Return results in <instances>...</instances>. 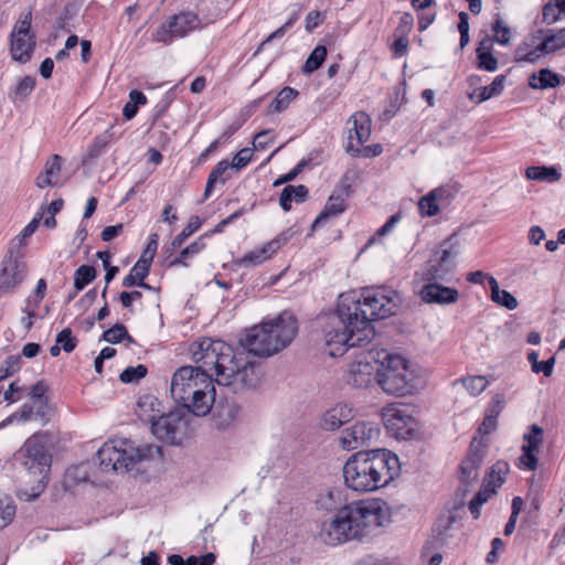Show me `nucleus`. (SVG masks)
Instances as JSON below:
<instances>
[{"instance_id": "nucleus-1", "label": "nucleus", "mask_w": 565, "mask_h": 565, "mask_svg": "<svg viewBox=\"0 0 565 565\" xmlns=\"http://www.w3.org/2000/svg\"><path fill=\"white\" fill-rule=\"evenodd\" d=\"M195 365L179 367L172 375L170 393L173 401L195 416H205L215 403V386L234 393L256 388L262 381L258 365L247 353L211 338H202L190 347Z\"/></svg>"}, {"instance_id": "nucleus-2", "label": "nucleus", "mask_w": 565, "mask_h": 565, "mask_svg": "<svg viewBox=\"0 0 565 565\" xmlns=\"http://www.w3.org/2000/svg\"><path fill=\"white\" fill-rule=\"evenodd\" d=\"M298 330L297 318L290 311H282L248 329L241 344L255 356L269 358L288 348Z\"/></svg>"}, {"instance_id": "nucleus-3", "label": "nucleus", "mask_w": 565, "mask_h": 565, "mask_svg": "<svg viewBox=\"0 0 565 565\" xmlns=\"http://www.w3.org/2000/svg\"><path fill=\"white\" fill-rule=\"evenodd\" d=\"M382 353L377 384L383 392L395 397H406L425 387L426 381L420 367L401 354Z\"/></svg>"}, {"instance_id": "nucleus-4", "label": "nucleus", "mask_w": 565, "mask_h": 565, "mask_svg": "<svg viewBox=\"0 0 565 565\" xmlns=\"http://www.w3.org/2000/svg\"><path fill=\"white\" fill-rule=\"evenodd\" d=\"M398 472V457L388 450L355 451V492L377 490Z\"/></svg>"}, {"instance_id": "nucleus-5", "label": "nucleus", "mask_w": 565, "mask_h": 565, "mask_svg": "<svg viewBox=\"0 0 565 565\" xmlns=\"http://www.w3.org/2000/svg\"><path fill=\"white\" fill-rule=\"evenodd\" d=\"M162 450L157 445H136L125 438H115L105 443L97 451L99 467L105 472H126L142 461L160 460Z\"/></svg>"}, {"instance_id": "nucleus-6", "label": "nucleus", "mask_w": 565, "mask_h": 565, "mask_svg": "<svg viewBox=\"0 0 565 565\" xmlns=\"http://www.w3.org/2000/svg\"><path fill=\"white\" fill-rule=\"evenodd\" d=\"M353 294L348 291L339 295L332 312L321 316L324 321V340L328 354L332 358L342 356L351 347L353 335Z\"/></svg>"}, {"instance_id": "nucleus-7", "label": "nucleus", "mask_w": 565, "mask_h": 565, "mask_svg": "<svg viewBox=\"0 0 565 565\" xmlns=\"http://www.w3.org/2000/svg\"><path fill=\"white\" fill-rule=\"evenodd\" d=\"M32 483L31 498H36L45 489L51 468V455L40 435L28 438L17 455Z\"/></svg>"}, {"instance_id": "nucleus-8", "label": "nucleus", "mask_w": 565, "mask_h": 565, "mask_svg": "<svg viewBox=\"0 0 565 565\" xmlns=\"http://www.w3.org/2000/svg\"><path fill=\"white\" fill-rule=\"evenodd\" d=\"M402 301L401 294L391 287H366L355 301V312L360 311L364 320L386 319L396 315Z\"/></svg>"}, {"instance_id": "nucleus-9", "label": "nucleus", "mask_w": 565, "mask_h": 565, "mask_svg": "<svg viewBox=\"0 0 565 565\" xmlns=\"http://www.w3.org/2000/svg\"><path fill=\"white\" fill-rule=\"evenodd\" d=\"M391 521L390 508L381 499L355 501V539L376 535Z\"/></svg>"}, {"instance_id": "nucleus-10", "label": "nucleus", "mask_w": 565, "mask_h": 565, "mask_svg": "<svg viewBox=\"0 0 565 565\" xmlns=\"http://www.w3.org/2000/svg\"><path fill=\"white\" fill-rule=\"evenodd\" d=\"M454 238L450 236L440 244L439 249L434 252L426 266L420 271H416L415 280L433 282L446 280L454 270L455 258L459 254V244Z\"/></svg>"}, {"instance_id": "nucleus-11", "label": "nucleus", "mask_w": 565, "mask_h": 565, "mask_svg": "<svg viewBox=\"0 0 565 565\" xmlns=\"http://www.w3.org/2000/svg\"><path fill=\"white\" fill-rule=\"evenodd\" d=\"M35 33L32 31V12H22L10 33V54L20 63L31 60L35 50Z\"/></svg>"}, {"instance_id": "nucleus-12", "label": "nucleus", "mask_w": 565, "mask_h": 565, "mask_svg": "<svg viewBox=\"0 0 565 565\" xmlns=\"http://www.w3.org/2000/svg\"><path fill=\"white\" fill-rule=\"evenodd\" d=\"M204 25L199 15L192 11L174 14L162 23L151 35L152 42L170 44L174 39H182Z\"/></svg>"}, {"instance_id": "nucleus-13", "label": "nucleus", "mask_w": 565, "mask_h": 565, "mask_svg": "<svg viewBox=\"0 0 565 565\" xmlns=\"http://www.w3.org/2000/svg\"><path fill=\"white\" fill-rule=\"evenodd\" d=\"M386 430L396 439H411L417 431V422L401 403H390L381 412Z\"/></svg>"}, {"instance_id": "nucleus-14", "label": "nucleus", "mask_w": 565, "mask_h": 565, "mask_svg": "<svg viewBox=\"0 0 565 565\" xmlns=\"http://www.w3.org/2000/svg\"><path fill=\"white\" fill-rule=\"evenodd\" d=\"M353 527V510L350 504L342 507L334 519L323 523L319 536L328 545H338L350 541Z\"/></svg>"}, {"instance_id": "nucleus-15", "label": "nucleus", "mask_w": 565, "mask_h": 565, "mask_svg": "<svg viewBox=\"0 0 565 565\" xmlns=\"http://www.w3.org/2000/svg\"><path fill=\"white\" fill-rule=\"evenodd\" d=\"M298 233L299 231L295 226L288 227L263 246L246 253L238 260V265L243 267H255L262 265L266 260L273 258L274 255H276L277 252Z\"/></svg>"}, {"instance_id": "nucleus-16", "label": "nucleus", "mask_w": 565, "mask_h": 565, "mask_svg": "<svg viewBox=\"0 0 565 565\" xmlns=\"http://www.w3.org/2000/svg\"><path fill=\"white\" fill-rule=\"evenodd\" d=\"M415 292L419 298L429 305H451L459 298V292L455 288L443 286L440 282L414 281Z\"/></svg>"}, {"instance_id": "nucleus-17", "label": "nucleus", "mask_w": 565, "mask_h": 565, "mask_svg": "<svg viewBox=\"0 0 565 565\" xmlns=\"http://www.w3.org/2000/svg\"><path fill=\"white\" fill-rule=\"evenodd\" d=\"M186 422L179 412L161 413L150 427L151 433L160 440L175 443L179 436L184 431Z\"/></svg>"}, {"instance_id": "nucleus-18", "label": "nucleus", "mask_w": 565, "mask_h": 565, "mask_svg": "<svg viewBox=\"0 0 565 565\" xmlns=\"http://www.w3.org/2000/svg\"><path fill=\"white\" fill-rule=\"evenodd\" d=\"M350 188V180L348 177H344L341 182V186L330 195L324 209L312 223V231L323 226L330 218L337 217L345 211L348 206L347 198L349 196Z\"/></svg>"}, {"instance_id": "nucleus-19", "label": "nucleus", "mask_w": 565, "mask_h": 565, "mask_svg": "<svg viewBox=\"0 0 565 565\" xmlns=\"http://www.w3.org/2000/svg\"><path fill=\"white\" fill-rule=\"evenodd\" d=\"M25 273L26 266L23 262L13 257L12 254L6 257L0 270V297L19 286L23 281Z\"/></svg>"}, {"instance_id": "nucleus-20", "label": "nucleus", "mask_w": 565, "mask_h": 565, "mask_svg": "<svg viewBox=\"0 0 565 565\" xmlns=\"http://www.w3.org/2000/svg\"><path fill=\"white\" fill-rule=\"evenodd\" d=\"M542 38V31L525 36L515 47L514 60L518 63H537L547 55Z\"/></svg>"}, {"instance_id": "nucleus-21", "label": "nucleus", "mask_w": 565, "mask_h": 565, "mask_svg": "<svg viewBox=\"0 0 565 565\" xmlns=\"http://www.w3.org/2000/svg\"><path fill=\"white\" fill-rule=\"evenodd\" d=\"M352 418V408L349 405L337 404L322 415L320 426L324 430L333 431L349 424Z\"/></svg>"}, {"instance_id": "nucleus-22", "label": "nucleus", "mask_w": 565, "mask_h": 565, "mask_svg": "<svg viewBox=\"0 0 565 565\" xmlns=\"http://www.w3.org/2000/svg\"><path fill=\"white\" fill-rule=\"evenodd\" d=\"M162 408L160 401L153 395H143L139 397L136 407L138 418L152 426V423L161 415Z\"/></svg>"}, {"instance_id": "nucleus-23", "label": "nucleus", "mask_w": 565, "mask_h": 565, "mask_svg": "<svg viewBox=\"0 0 565 565\" xmlns=\"http://www.w3.org/2000/svg\"><path fill=\"white\" fill-rule=\"evenodd\" d=\"M347 495L340 488H330L319 493L317 507L326 511H340L342 507L349 504Z\"/></svg>"}, {"instance_id": "nucleus-24", "label": "nucleus", "mask_w": 565, "mask_h": 565, "mask_svg": "<svg viewBox=\"0 0 565 565\" xmlns=\"http://www.w3.org/2000/svg\"><path fill=\"white\" fill-rule=\"evenodd\" d=\"M149 269L150 260L141 256L132 266L129 274L124 278L122 286L129 288L137 285L150 289V286L143 281L149 274Z\"/></svg>"}, {"instance_id": "nucleus-25", "label": "nucleus", "mask_w": 565, "mask_h": 565, "mask_svg": "<svg viewBox=\"0 0 565 565\" xmlns=\"http://www.w3.org/2000/svg\"><path fill=\"white\" fill-rule=\"evenodd\" d=\"M62 158L58 154H53L45 163L44 171L38 175L36 185L40 189L53 186L61 173Z\"/></svg>"}, {"instance_id": "nucleus-26", "label": "nucleus", "mask_w": 565, "mask_h": 565, "mask_svg": "<svg viewBox=\"0 0 565 565\" xmlns=\"http://www.w3.org/2000/svg\"><path fill=\"white\" fill-rule=\"evenodd\" d=\"M447 191L443 188H437L429 191L426 195L418 201V211L422 216H435L439 212L438 202L444 200Z\"/></svg>"}, {"instance_id": "nucleus-27", "label": "nucleus", "mask_w": 565, "mask_h": 565, "mask_svg": "<svg viewBox=\"0 0 565 565\" xmlns=\"http://www.w3.org/2000/svg\"><path fill=\"white\" fill-rule=\"evenodd\" d=\"M383 354L379 351H369L366 354L355 353V375H366L372 376L374 373L377 375V372L381 371V364L379 365L377 359Z\"/></svg>"}, {"instance_id": "nucleus-28", "label": "nucleus", "mask_w": 565, "mask_h": 565, "mask_svg": "<svg viewBox=\"0 0 565 565\" xmlns=\"http://www.w3.org/2000/svg\"><path fill=\"white\" fill-rule=\"evenodd\" d=\"M488 284L491 291L490 298L494 303L504 307L508 310H514L518 308V299L508 290L501 289L494 277H489Z\"/></svg>"}, {"instance_id": "nucleus-29", "label": "nucleus", "mask_w": 565, "mask_h": 565, "mask_svg": "<svg viewBox=\"0 0 565 565\" xmlns=\"http://www.w3.org/2000/svg\"><path fill=\"white\" fill-rule=\"evenodd\" d=\"M308 196V189L300 184V185H287L281 191L280 198H279V205L285 212L290 211L291 203H302Z\"/></svg>"}, {"instance_id": "nucleus-30", "label": "nucleus", "mask_w": 565, "mask_h": 565, "mask_svg": "<svg viewBox=\"0 0 565 565\" xmlns=\"http://www.w3.org/2000/svg\"><path fill=\"white\" fill-rule=\"evenodd\" d=\"M482 462V455L478 451H471L460 465V480L469 484L478 478V470Z\"/></svg>"}, {"instance_id": "nucleus-31", "label": "nucleus", "mask_w": 565, "mask_h": 565, "mask_svg": "<svg viewBox=\"0 0 565 565\" xmlns=\"http://www.w3.org/2000/svg\"><path fill=\"white\" fill-rule=\"evenodd\" d=\"M529 85L534 89L554 88L559 85V75L548 68H542L530 76Z\"/></svg>"}, {"instance_id": "nucleus-32", "label": "nucleus", "mask_w": 565, "mask_h": 565, "mask_svg": "<svg viewBox=\"0 0 565 565\" xmlns=\"http://www.w3.org/2000/svg\"><path fill=\"white\" fill-rule=\"evenodd\" d=\"M529 180L545 181L548 183L557 182L562 174L555 167L533 166L525 171Z\"/></svg>"}, {"instance_id": "nucleus-33", "label": "nucleus", "mask_w": 565, "mask_h": 565, "mask_svg": "<svg viewBox=\"0 0 565 565\" xmlns=\"http://www.w3.org/2000/svg\"><path fill=\"white\" fill-rule=\"evenodd\" d=\"M543 43L547 55L554 54L565 49V28L556 31H542Z\"/></svg>"}, {"instance_id": "nucleus-34", "label": "nucleus", "mask_w": 565, "mask_h": 565, "mask_svg": "<svg viewBox=\"0 0 565 565\" xmlns=\"http://www.w3.org/2000/svg\"><path fill=\"white\" fill-rule=\"evenodd\" d=\"M241 413V407L235 402L222 404L216 412V425L225 428L234 423Z\"/></svg>"}, {"instance_id": "nucleus-35", "label": "nucleus", "mask_w": 565, "mask_h": 565, "mask_svg": "<svg viewBox=\"0 0 565 565\" xmlns=\"http://www.w3.org/2000/svg\"><path fill=\"white\" fill-rule=\"evenodd\" d=\"M505 79V75H498L490 85L476 89L473 95L477 96V102L482 103L501 95L504 89Z\"/></svg>"}, {"instance_id": "nucleus-36", "label": "nucleus", "mask_w": 565, "mask_h": 565, "mask_svg": "<svg viewBox=\"0 0 565 565\" xmlns=\"http://www.w3.org/2000/svg\"><path fill=\"white\" fill-rule=\"evenodd\" d=\"M490 49L489 40L480 42L477 49L478 67L488 72H494L498 68V60L491 54Z\"/></svg>"}, {"instance_id": "nucleus-37", "label": "nucleus", "mask_w": 565, "mask_h": 565, "mask_svg": "<svg viewBox=\"0 0 565 565\" xmlns=\"http://www.w3.org/2000/svg\"><path fill=\"white\" fill-rule=\"evenodd\" d=\"M374 327L372 321L359 320V312H355V348L363 347L372 341L374 338Z\"/></svg>"}, {"instance_id": "nucleus-38", "label": "nucleus", "mask_w": 565, "mask_h": 565, "mask_svg": "<svg viewBox=\"0 0 565 565\" xmlns=\"http://www.w3.org/2000/svg\"><path fill=\"white\" fill-rule=\"evenodd\" d=\"M298 90L292 87H284L269 105L271 113H281L289 107L292 100L298 96Z\"/></svg>"}, {"instance_id": "nucleus-39", "label": "nucleus", "mask_w": 565, "mask_h": 565, "mask_svg": "<svg viewBox=\"0 0 565 565\" xmlns=\"http://www.w3.org/2000/svg\"><path fill=\"white\" fill-rule=\"evenodd\" d=\"M510 471V466L508 462L499 460L492 467L490 472L486 478V483L488 487H493L494 489L500 488L505 481V477Z\"/></svg>"}, {"instance_id": "nucleus-40", "label": "nucleus", "mask_w": 565, "mask_h": 565, "mask_svg": "<svg viewBox=\"0 0 565 565\" xmlns=\"http://www.w3.org/2000/svg\"><path fill=\"white\" fill-rule=\"evenodd\" d=\"M231 163L226 160H222L215 164L212 171L209 174L207 182L204 190V199H207L213 191L214 184L216 182L225 183L226 178H223L224 173L228 170Z\"/></svg>"}, {"instance_id": "nucleus-41", "label": "nucleus", "mask_w": 565, "mask_h": 565, "mask_svg": "<svg viewBox=\"0 0 565 565\" xmlns=\"http://www.w3.org/2000/svg\"><path fill=\"white\" fill-rule=\"evenodd\" d=\"M355 138L362 145L371 136L372 121L367 114L363 111L355 113Z\"/></svg>"}, {"instance_id": "nucleus-42", "label": "nucleus", "mask_w": 565, "mask_h": 565, "mask_svg": "<svg viewBox=\"0 0 565 565\" xmlns=\"http://www.w3.org/2000/svg\"><path fill=\"white\" fill-rule=\"evenodd\" d=\"M380 435L377 424L372 422L355 423V441L361 439L363 443L376 439Z\"/></svg>"}, {"instance_id": "nucleus-43", "label": "nucleus", "mask_w": 565, "mask_h": 565, "mask_svg": "<svg viewBox=\"0 0 565 565\" xmlns=\"http://www.w3.org/2000/svg\"><path fill=\"white\" fill-rule=\"evenodd\" d=\"M458 382L462 383V385L472 396L480 395L489 385V381L483 375L461 377L458 380Z\"/></svg>"}, {"instance_id": "nucleus-44", "label": "nucleus", "mask_w": 565, "mask_h": 565, "mask_svg": "<svg viewBox=\"0 0 565 565\" xmlns=\"http://www.w3.org/2000/svg\"><path fill=\"white\" fill-rule=\"evenodd\" d=\"M327 56V49L323 45H318L313 49V51L310 53L309 57L307 58L302 72L310 74L315 71H317Z\"/></svg>"}, {"instance_id": "nucleus-45", "label": "nucleus", "mask_w": 565, "mask_h": 565, "mask_svg": "<svg viewBox=\"0 0 565 565\" xmlns=\"http://www.w3.org/2000/svg\"><path fill=\"white\" fill-rule=\"evenodd\" d=\"M96 277V270L88 265L79 266L74 275V287L77 291L84 289Z\"/></svg>"}, {"instance_id": "nucleus-46", "label": "nucleus", "mask_w": 565, "mask_h": 565, "mask_svg": "<svg viewBox=\"0 0 565 565\" xmlns=\"http://www.w3.org/2000/svg\"><path fill=\"white\" fill-rule=\"evenodd\" d=\"M527 360L532 365V371L534 373H543L545 376H551L553 373L555 359L550 358L546 361H539V353L537 352H531L527 355Z\"/></svg>"}, {"instance_id": "nucleus-47", "label": "nucleus", "mask_w": 565, "mask_h": 565, "mask_svg": "<svg viewBox=\"0 0 565 565\" xmlns=\"http://www.w3.org/2000/svg\"><path fill=\"white\" fill-rule=\"evenodd\" d=\"M15 515V505L8 497H0V530L7 527Z\"/></svg>"}, {"instance_id": "nucleus-48", "label": "nucleus", "mask_w": 565, "mask_h": 565, "mask_svg": "<svg viewBox=\"0 0 565 565\" xmlns=\"http://www.w3.org/2000/svg\"><path fill=\"white\" fill-rule=\"evenodd\" d=\"M116 138L113 127L106 129L102 135L95 137L93 143L89 146V156L95 157L99 154L110 142Z\"/></svg>"}, {"instance_id": "nucleus-49", "label": "nucleus", "mask_w": 565, "mask_h": 565, "mask_svg": "<svg viewBox=\"0 0 565 565\" xmlns=\"http://www.w3.org/2000/svg\"><path fill=\"white\" fill-rule=\"evenodd\" d=\"M103 339L109 343H119L122 340H127L132 343V338L128 334L127 329L122 324H115L113 328L106 330L103 333Z\"/></svg>"}, {"instance_id": "nucleus-50", "label": "nucleus", "mask_w": 565, "mask_h": 565, "mask_svg": "<svg viewBox=\"0 0 565 565\" xmlns=\"http://www.w3.org/2000/svg\"><path fill=\"white\" fill-rule=\"evenodd\" d=\"M35 78L31 76H24L21 78L13 90V100L25 99L34 89Z\"/></svg>"}, {"instance_id": "nucleus-51", "label": "nucleus", "mask_w": 565, "mask_h": 565, "mask_svg": "<svg viewBox=\"0 0 565 565\" xmlns=\"http://www.w3.org/2000/svg\"><path fill=\"white\" fill-rule=\"evenodd\" d=\"M523 439L524 445L522 448L539 451V448L543 441V429L537 425H532L530 433L525 434Z\"/></svg>"}, {"instance_id": "nucleus-52", "label": "nucleus", "mask_w": 565, "mask_h": 565, "mask_svg": "<svg viewBox=\"0 0 565 565\" xmlns=\"http://www.w3.org/2000/svg\"><path fill=\"white\" fill-rule=\"evenodd\" d=\"M564 14L561 10V6L557 0H550L543 8V22L546 24H553L561 20V15Z\"/></svg>"}, {"instance_id": "nucleus-53", "label": "nucleus", "mask_w": 565, "mask_h": 565, "mask_svg": "<svg viewBox=\"0 0 565 565\" xmlns=\"http://www.w3.org/2000/svg\"><path fill=\"white\" fill-rule=\"evenodd\" d=\"M200 218L198 216L191 217L188 225L182 230V232L173 238L172 246L174 248L180 247L189 236H191L194 232H196L200 228Z\"/></svg>"}, {"instance_id": "nucleus-54", "label": "nucleus", "mask_w": 565, "mask_h": 565, "mask_svg": "<svg viewBox=\"0 0 565 565\" xmlns=\"http://www.w3.org/2000/svg\"><path fill=\"white\" fill-rule=\"evenodd\" d=\"M66 479L68 482L73 483H81L87 481L89 479L88 465L81 463L68 468L66 471Z\"/></svg>"}, {"instance_id": "nucleus-55", "label": "nucleus", "mask_w": 565, "mask_h": 565, "mask_svg": "<svg viewBox=\"0 0 565 565\" xmlns=\"http://www.w3.org/2000/svg\"><path fill=\"white\" fill-rule=\"evenodd\" d=\"M494 41L499 44L505 45L510 42L511 39V30L510 28L504 23V21L500 18H498L492 26Z\"/></svg>"}, {"instance_id": "nucleus-56", "label": "nucleus", "mask_w": 565, "mask_h": 565, "mask_svg": "<svg viewBox=\"0 0 565 565\" xmlns=\"http://www.w3.org/2000/svg\"><path fill=\"white\" fill-rule=\"evenodd\" d=\"M147 374V367L142 364L125 369L119 379L122 383H132L141 380Z\"/></svg>"}, {"instance_id": "nucleus-57", "label": "nucleus", "mask_w": 565, "mask_h": 565, "mask_svg": "<svg viewBox=\"0 0 565 565\" xmlns=\"http://www.w3.org/2000/svg\"><path fill=\"white\" fill-rule=\"evenodd\" d=\"M56 342L61 345L63 351L66 353H71L74 351V349L77 345V340L75 337H73L72 330L70 328L63 329L57 335H56Z\"/></svg>"}, {"instance_id": "nucleus-58", "label": "nucleus", "mask_w": 565, "mask_h": 565, "mask_svg": "<svg viewBox=\"0 0 565 565\" xmlns=\"http://www.w3.org/2000/svg\"><path fill=\"white\" fill-rule=\"evenodd\" d=\"M205 244L204 242L202 241V238H199L198 241H195L194 243H192L191 245H189L188 247H185L179 257L174 258L173 260H171L170 263V266H175V265H185L184 263V259L190 256V255H195L198 254L200 250H202L204 248Z\"/></svg>"}, {"instance_id": "nucleus-59", "label": "nucleus", "mask_w": 565, "mask_h": 565, "mask_svg": "<svg viewBox=\"0 0 565 565\" xmlns=\"http://www.w3.org/2000/svg\"><path fill=\"white\" fill-rule=\"evenodd\" d=\"M253 151L250 148L241 149L233 158L231 168L241 170L245 168L252 160Z\"/></svg>"}, {"instance_id": "nucleus-60", "label": "nucleus", "mask_w": 565, "mask_h": 565, "mask_svg": "<svg viewBox=\"0 0 565 565\" xmlns=\"http://www.w3.org/2000/svg\"><path fill=\"white\" fill-rule=\"evenodd\" d=\"M383 148L380 143L355 147V158H375L380 156Z\"/></svg>"}, {"instance_id": "nucleus-61", "label": "nucleus", "mask_w": 565, "mask_h": 565, "mask_svg": "<svg viewBox=\"0 0 565 565\" xmlns=\"http://www.w3.org/2000/svg\"><path fill=\"white\" fill-rule=\"evenodd\" d=\"M505 406V397L503 394L497 393L490 404L487 407L486 414L492 415L493 417H497L501 414Z\"/></svg>"}, {"instance_id": "nucleus-62", "label": "nucleus", "mask_w": 565, "mask_h": 565, "mask_svg": "<svg viewBox=\"0 0 565 565\" xmlns=\"http://www.w3.org/2000/svg\"><path fill=\"white\" fill-rule=\"evenodd\" d=\"M273 141V131L263 130L254 137L253 147L255 150H265Z\"/></svg>"}, {"instance_id": "nucleus-63", "label": "nucleus", "mask_w": 565, "mask_h": 565, "mask_svg": "<svg viewBox=\"0 0 565 565\" xmlns=\"http://www.w3.org/2000/svg\"><path fill=\"white\" fill-rule=\"evenodd\" d=\"M23 392L24 386L20 385L18 382H12L4 392L3 398L8 403L12 404L21 399Z\"/></svg>"}, {"instance_id": "nucleus-64", "label": "nucleus", "mask_w": 565, "mask_h": 565, "mask_svg": "<svg viewBox=\"0 0 565 565\" xmlns=\"http://www.w3.org/2000/svg\"><path fill=\"white\" fill-rule=\"evenodd\" d=\"M33 413V407L24 404L18 412L10 415L3 424H11L14 422H26L31 418V415Z\"/></svg>"}]
</instances>
